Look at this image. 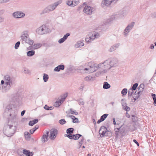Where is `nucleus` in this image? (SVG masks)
Wrapping results in <instances>:
<instances>
[{
    "instance_id": "obj_1",
    "label": "nucleus",
    "mask_w": 156,
    "mask_h": 156,
    "mask_svg": "<svg viewBox=\"0 0 156 156\" xmlns=\"http://www.w3.org/2000/svg\"><path fill=\"white\" fill-rule=\"evenodd\" d=\"M4 79L5 84L2 87V92L5 93L8 92L10 89L11 87L14 84L15 79L13 76L8 75L4 76Z\"/></svg>"
},
{
    "instance_id": "obj_2",
    "label": "nucleus",
    "mask_w": 156,
    "mask_h": 156,
    "mask_svg": "<svg viewBox=\"0 0 156 156\" xmlns=\"http://www.w3.org/2000/svg\"><path fill=\"white\" fill-rule=\"evenodd\" d=\"M106 60L104 62L100 63L97 65L96 64H94L91 62H90L88 63V68H85L84 69L85 71L88 70L89 73L94 72L97 70L98 68L105 66L106 65L104 64L106 62Z\"/></svg>"
},
{
    "instance_id": "obj_3",
    "label": "nucleus",
    "mask_w": 156,
    "mask_h": 156,
    "mask_svg": "<svg viewBox=\"0 0 156 156\" xmlns=\"http://www.w3.org/2000/svg\"><path fill=\"white\" fill-rule=\"evenodd\" d=\"M62 0H59L48 5L43 10L41 13L40 14L42 15L45 13H48L54 11L58 5L62 3Z\"/></svg>"
},
{
    "instance_id": "obj_4",
    "label": "nucleus",
    "mask_w": 156,
    "mask_h": 156,
    "mask_svg": "<svg viewBox=\"0 0 156 156\" xmlns=\"http://www.w3.org/2000/svg\"><path fill=\"white\" fill-rule=\"evenodd\" d=\"M20 37L21 39L20 41L22 40V42H24L25 43H28L30 45H33L34 43V41L30 38L27 31L22 32Z\"/></svg>"
},
{
    "instance_id": "obj_5",
    "label": "nucleus",
    "mask_w": 156,
    "mask_h": 156,
    "mask_svg": "<svg viewBox=\"0 0 156 156\" xmlns=\"http://www.w3.org/2000/svg\"><path fill=\"white\" fill-rule=\"evenodd\" d=\"M12 105H8L5 110V115H9L11 117H15L17 115V112L15 111L14 108L12 107Z\"/></svg>"
},
{
    "instance_id": "obj_6",
    "label": "nucleus",
    "mask_w": 156,
    "mask_h": 156,
    "mask_svg": "<svg viewBox=\"0 0 156 156\" xmlns=\"http://www.w3.org/2000/svg\"><path fill=\"white\" fill-rule=\"evenodd\" d=\"M50 31V30L45 25H42L36 30L37 33L40 35L47 34Z\"/></svg>"
},
{
    "instance_id": "obj_7",
    "label": "nucleus",
    "mask_w": 156,
    "mask_h": 156,
    "mask_svg": "<svg viewBox=\"0 0 156 156\" xmlns=\"http://www.w3.org/2000/svg\"><path fill=\"white\" fill-rule=\"evenodd\" d=\"M119 65V61L118 59L116 58H109V65L110 67L109 68L117 66Z\"/></svg>"
},
{
    "instance_id": "obj_8",
    "label": "nucleus",
    "mask_w": 156,
    "mask_h": 156,
    "mask_svg": "<svg viewBox=\"0 0 156 156\" xmlns=\"http://www.w3.org/2000/svg\"><path fill=\"white\" fill-rule=\"evenodd\" d=\"M134 25L135 22H132L127 25L123 32V35L125 37H126L128 35V33L133 29Z\"/></svg>"
},
{
    "instance_id": "obj_9",
    "label": "nucleus",
    "mask_w": 156,
    "mask_h": 156,
    "mask_svg": "<svg viewBox=\"0 0 156 156\" xmlns=\"http://www.w3.org/2000/svg\"><path fill=\"white\" fill-rule=\"evenodd\" d=\"M99 35L98 33H94L91 36H87L86 39V41L87 42H90L93 41L95 38H98L99 37Z\"/></svg>"
},
{
    "instance_id": "obj_10",
    "label": "nucleus",
    "mask_w": 156,
    "mask_h": 156,
    "mask_svg": "<svg viewBox=\"0 0 156 156\" xmlns=\"http://www.w3.org/2000/svg\"><path fill=\"white\" fill-rule=\"evenodd\" d=\"M25 14L22 11H17L13 12L12 14V16L16 19L23 18L25 16Z\"/></svg>"
},
{
    "instance_id": "obj_11",
    "label": "nucleus",
    "mask_w": 156,
    "mask_h": 156,
    "mask_svg": "<svg viewBox=\"0 0 156 156\" xmlns=\"http://www.w3.org/2000/svg\"><path fill=\"white\" fill-rule=\"evenodd\" d=\"M13 127L12 126H10L9 128L7 129L4 131V134L8 137H10L12 136L14 133L13 130L11 129Z\"/></svg>"
},
{
    "instance_id": "obj_12",
    "label": "nucleus",
    "mask_w": 156,
    "mask_h": 156,
    "mask_svg": "<svg viewBox=\"0 0 156 156\" xmlns=\"http://www.w3.org/2000/svg\"><path fill=\"white\" fill-rule=\"evenodd\" d=\"M65 136H67L70 139H73L74 140H77L80 137L82 136V135L80 134H76L71 135H65Z\"/></svg>"
},
{
    "instance_id": "obj_13",
    "label": "nucleus",
    "mask_w": 156,
    "mask_h": 156,
    "mask_svg": "<svg viewBox=\"0 0 156 156\" xmlns=\"http://www.w3.org/2000/svg\"><path fill=\"white\" fill-rule=\"evenodd\" d=\"M50 138L51 140H54L56 137L58 131L55 129H51L50 130Z\"/></svg>"
},
{
    "instance_id": "obj_14",
    "label": "nucleus",
    "mask_w": 156,
    "mask_h": 156,
    "mask_svg": "<svg viewBox=\"0 0 156 156\" xmlns=\"http://www.w3.org/2000/svg\"><path fill=\"white\" fill-rule=\"evenodd\" d=\"M83 12L86 14L90 15L92 14L93 12L90 6H86L84 8Z\"/></svg>"
},
{
    "instance_id": "obj_15",
    "label": "nucleus",
    "mask_w": 156,
    "mask_h": 156,
    "mask_svg": "<svg viewBox=\"0 0 156 156\" xmlns=\"http://www.w3.org/2000/svg\"><path fill=\"white\" fill-rule=\"evenodd\" d=\"M121 104L122 107V108L124 110L127 112L129 111L130 110V108L127 106V104L126 102L123 99H122L121 101Z\"/></svg>"
},
{
    "instance_id": "obj_16",
    "label": "nucleus",
    "mask_w": 156,
    "mask_h": 156,
    "mask_svg": "<svg viewBox=\"0 0 156 156\" xmlns=\"http://www.w3.org/2000/svg\"><path fill=\"white\" fill-rule=\"evenodd\" d=\"M120 45L119 43H116L113 45L111 46L109 48L108 51L110 52H112L115 51L116 49L118 48Z\"/></svg>"
},
{
    "instance_id": "obj_17",
    "label": "nucleus",
    "mask_w": 156,
    "mask_h": 156,
    "mask_svg": "<svg viewBox=\"0 0 156 156\" xmlns=\"http://www.w3.org/2000/svg\"><path fill=\"white\" fill-rule=\"evenodd\" d=\"M49 133V131H47L45 133L44 132V134L42 136L41 140L43 142H45L48 140V136Z\"/></svg>"
},
{
    "instance_id": "obj_18",
    "label": "nucleus",
    "mask_w": 156,
    "mask_h": 156,
    "mask_svg": "<svg viewBox=\"0 0 156 156\" xmlns=\"http://www.w3.org/2000/svg\"><path fill=\"white\" fill-rule=\"evenodd\" d=\"M70 34L69 33H67L66 34H65L63 37L60 39L58 41V42L59 44H61L63 43L66 40L68 37L69 36Z\"/></svg>"
},
{
    "instance_id": "obj_19",
    "label": "nucleus",
    "mask_w": 156,
    "mask_h": 156,
    "mask_svg": "<svg viewBox=\"0 0 156 156\" xmlns=\"http://www.w3.org/2000/svg\"><path fill=\"white\" fill-rule=\"evenodd\" d=\"M64 69V66L61 64L55 67L54 69V71L55 72H59L61 70H63Z\"/></svg>"
},
{
    "instance_id": "obj_20",
    "label": "nucleus",
    "mask_w": 156,
    "mask_h": 156,
    "mask_svg": "<svg viewBox=\"0 0 156 156\" xmlns=\"http://www.w3.org/2000/svg\"><path fill=\"white\" fill-rule=\"evenodd\" d=\"M142 92L141 91H139L136 93V91L133 96V98L134 99V101H135L139 96L141 94Z\"/></svg>"
},
{
    "instance_id": "obj_21",
    "label": "nucleus",
    "mask_w": 156,
    "mask_h": 156,
    "mask_svg": "<svg viewBox=\"0 0 156 156\" xmlns=\"http://www.w3.org/2000/svg\"><path fill=\"white\" fill-rule=\"evenodd\" d=\"M107 117V114H104L103 115L101 116L100 119L98 120L97 122V123L99 124L101 122L104 121Z\"/></svg>"
},
{
    "instance_id": "obj_22",
    "label": "nucleus",
    "mask_w": 156,
    "mask_h": 156,
    "mask_svg": "<svg viewBox=\"0 0 156 156\" xmlns=\"http://www.w3.org/2000/svg\"><path fill=\"white\" fill-rule=\"evenodd\" d=\"M95 79L94 77H92L90 76H88L86 77L84 79L85 81H93Z\"/></svg>"
},
{
    "instance_id": "obj_23",
    "label": "nucleus",
    "mask_w": 156,
    "mask_h": 156,
    "mask_svg": "<svg viewBox=\"0 0 156 156\" xmlns=\"http://www.w3.org/2000/svg\"><path fill=\"white\" fill-rule=\"evenodd\" d=\"M84 45V44L82 41H79L76 43L75 46V47L76 48H81Z\"/></svg>"
},
{
    "instance_id": "obj_24",
    "label": "nucleus",
    "mask_w": 156,
    "mask_h": 156,
    "mask_svg": "<svg viewBox=\"0 0 156 156\" xmlns=\"http://www.w3.org/2000/svg\"><path fill=\"white\" fill-rule=\"evenodd\" d=\"M42 46V44L40 43L34 44L32 46V49H38L41 47Z\"/></svg>"
},
{
    "instance_id": "obj_25",
    "label": "nucleus",
    "mask_w": 156,
    "mask_h": 156,
    "mask_svg": "<svg viewBox=\"0 0 156 156\" xmlns=\"http://www.w3.org/2000/svg\"><path fill=\"white\" fill-rule=\"evenodd\" d=\"M23 154H25L27 156H30L31 153H33V152H30L29 151L26 149H24L23 151Z\"/></svg>"
},
{
    "instance_id": "obj_26",
    "label": "nucleus",
    "mask_w": 156,
    "mask_h": 156,
    "mask_svg": "<svg viewBox=\"0 0 156 156\" xmlns=\"http://www.w3.org/2000/svg\"><path fill=\"white\" fill-rule=\"evenodd\" d=\"M68 112L69 113H71L73 115H77L78 114V112H76V110H73V109L72 108L69 109Z\"/></svg>"
},
{
    "instance_id": "obj_27",
    "label": "nucleus",
    "mask_w": 156,
    "mask_h": 156,
    "mask_svg": "<svg viewBox=\"0 0 156 156\" xmlns=\"http://www.w3.org/2000/svg\"><path fill=\"white\" fill-rule=\"evenodd\" d=\"M74 129L73 128H70L67 129L66 130V133L68 135H71L73 133Z\"/></svg>"
},
{
    "instance_id": "obj_28",
    "label": "nucleus",
    "mask_w": 156,
    "mask_h": 156,
    "mask_svg": "<svg viewBox=\"0 0 156 156\" xmlns=\"http://www.w3.org/2000/svg\"><path fill=\"white\" fill-rule=\"evenodd\" d=\"M35 51L34 50L28 51L27 53V55L28 56H32L35 54Z\"/></svg>"
},
{
    "instance_id": "obj_29",
    "label": "nucleus",
    "mask_w": 156,
    "mask_h": 156,
    "mask_svg": "<svg viewBox=\"0 0 156 156\" xmlns=\"http://www.w3.org/2000/svg\"><path fill=\"white\" fill-rule=\"evenodd\" d=\"M107 0H103L101 3V6L104 8L105 6H107Z\"/></svg>"
},
{
    "instance_id": "obj_30",
    "label": "nucleus",
    "mask_w": 156,
    "mask_h": 156,
    "mask_svg": "<svg viewBox=\"0 0 156 156\" xmlns=\"http://www.w3.org/2000/svg\"><path fill=\"white\" fill-rule=\"evenodd\" d=\"M151 96L154 101L153 104L155 106H156V95L155 94H152Z\"/></svg>"
},
{
    "instance_id": "obj_31",
    "label": "nucleus",
    "mask_w": 156,
    "mask_h": 156,
    "mask_svg": "<svg viewBox=\"0 0 156 156\" xmlns=\"http://www.w3.org/2000/svg\"><path fill=\"white\" fill-rule=\"evenodd\" d=\"M49 77L48 74L44 73L43 76V79L44 82H46L48 80Z\"/></svg>"
},
{
    "instance_id": "obj_32",
    "label": "nucleus",
    "mask_w": 156,
    "mask_h": 156,
    "mask_svg": "<svg viewBox=\"0 0 156 156\" xmlns=\"http://www.w3.org/2000/svg\"><path fill=\"white\" fill-rule=\"evenodd\" d=\"M144 88V84H141L138 87V90L140 91L143 92Z\"/></svg>"
},
{
    "instance_id": "obj_33",
    "label": "nucleus",
    "mask_w": 156,
    "mask_h": 156,
    "mask_svg": "<svg viewBox=\"0 0 156 156\" xmlns=\"http://www.w3.org/2000/svg\"><path fill=\"white\" fill-rule=\"evenodd\" d=\"M24 136L26 139L30 138L31 136V135L28 132H25L24 133Z\"/></svg>"
},
{
    "instance_id": "obj_34",
    "label": "nucleus",
    "mask_w": 156,
    "mask_h": 156,
    "mask_svg": "<svg viewBox=\"0 0 156 156\" xmlns=\"http://www.w3.org/2000/svg\"><path fill=\"white\" fill-rule=\"evenodd\" d=\"M39 126H36L35 127L32 129L30 130V133L31 134H33L36 131V130L38 128Z\"/></svg>"
},
{
    "instance_id": "obj_35",
    "label": "nucleus",
    "mask_w": 156,
    "mask_h": 156,
    "mask_svg": "<svg viewBox=\"0 0 156 156\" xmlns=\"http://www.w3.org/2000/svg\"><path fill=\"white\" fill-rule=\"evenodd\" d=\"M107 130V129L106 127L104 126H101L99 130V133H100L102 131H105Z\"/></svg>"
},
{
    "instance_id": "obj_36",
    "label": "nucleus",
    "mask_w": 156,
    "mask_h": 156,
    "mask_svg": "<svg viewBox=\"0 0 156 156\" xmlns=\"http://www.w3.org/2000/svg\"><path fill=\"white\" fill-rule=\"evenodd\" d=\"M133 90H134L131 89V88H130L129 90L128 93L129 97H130L132 96L133 93Z\"/></svg>"
},
{
    "instance_id": "obj_37",
    "label": "nucleus",
    "mask_w": 156,
    "mask_h": 156,
    "mask_svg": "<svg viewBox=\"0 0 156 156\" xmlns=\"http://www.w3.org/2000/svg\"><path fill=\"white\" fill-rule=\"evenodd\" d=\"M77 101L79 103V104L80 105H83L84 104V101L83 100V99L82 98H80L79 100H77Z\"/></svg>"
},
{
    "instance_id": "obj_38",
    "label": "nucleus",
    "mask_w": 156,
    "mask_h": 156,
    "mask_svg": "<svg viewBox=\"0 0 156 156\" xmlns=\"http://www.w3.org/2000/svg\"><path fill=\"white\" fill-rule=\"evenodd\" d=\"M68 96V93H66L63 94H62L61 96V98L62 99V100H63V101H65L66 98Z\"/></svg>"
},
{
    "instance_id": "obj_39",
    "label": "nucleus",
    "mask_w": 156,
    "mask_h": 156,
    "mask_svg": "<svg viewBox=\"0 0 156 156\" xmlns=\"http://www.w3.org/2000/svg\"><path fill=\"white\" fill-rule=\"evenodd\" d=\"M120 14L122 16L124 17L127 14L126 11L125 10H123L121 11Z\"/></svg>"
},
{
    "instance_id": "obj_40",
    "label": "nucleus",
    "mask_w": 156,
    "mask_h": 156,
    "mask_svg": "<svg viewBox=\"0 0 156 156\" xmlns=\"http://www.w3.org/2000/svg\"><path fill=\"white\" fill-rule=\"evenodd\" d=\"M58 122L61 125H63L66 123V121L64 119L60 120Z\"/></svg>"
},
{
    "instance_id": "obj_41",
    "label": "nucleus",
    "mask_w": 156,
    "mask_h": 156,
    "mask_svg": "<svg viewBox=\"0 0 156 156\" xmlns=\"http://www.w3.org/2000/svg\"><path fill=\"white\" fill-rule=\"evenodd\" d=\"M127 92V90L126 88H124L121 91V94L122 95H125L126 94Z\"/></svg>"
},
{
    "instance_id": "obj_42",
    "label": "nucleus",
    "mask_w": 156,
    "mask_h": 156,
    "mask_svg": "<svg viewBox=\"0 0 156 156\" xmlns=\"http://www.w3.org/2000/svg\"><path fill=\"white\" fill-rule=\"evenodd\" d=\"M73 6H74L78 5L80 2V0H73Z\"/></svg>"
},
{
    "instance_id": "obj_43",
    "label": "nucleus",
    "mask_w": 156,
    "mask_h": 156,
    "mask_svg": "<svg viewBox=\"0 0 156 156\" xmlns=\"http://www.w3.org/2000/svg\"><path fill=\"white\" fill-rule=\"evenodd\" d=\"M20 44V42L18 41L15 44L14 48L15 49H17L18 48Z\"/></svg>"
},
{
    "instance_id": "obj_44",
    "label": "nucleus",
    "mask_w": 156,
    "mask_h": 156,
    "mask_svg": "<svg viewBox=\"0 0 156 156\" xmlns=\"http://www.w3.org/2000/svg\"><path fill=\"white\" fill-rule=\"evenodd\" d=\"M66 4L69 6H71L73 7V1H68L66 2Z\"/></svg>"
},
{
    "instance_id": "obj_45",
    "label": "nucleus",
    "mask_w": 156,
    "mask_h": 156,
    "mask_svg": "<svg viewBox=\"0 0 156 156\" xmlns=\"http://www.w3.org/2000/svg\"><path fill=\"white\" fill-rule=\"evenodd\" d=\"M138 85V83H137L134 84L133 85L132 87V88L131 89L134 90H135L136 89V87H137Z\"/></svg>"
},
{
    "instance_id": "obj_46",
    "label": "nucleus",
    "mask_w": 156,
    "mask_h": 156,
    "mask_svg": "<svg viewBox=\"0 0 156 156\" xmlns=\"http://www.w3.org/2000/svg\"><path fill=\"white\" fill-rule=\"evenodd\" d=\"M72 119H73L72 122L73 123H77L79 122L78 119L76 118L75 117H73V118H72Z\"/></svg>"
},
{
    "instance_id": "obj_47",
    "label": "nucleus",
    "mask_w": 156,
    "mask_h": 156,
    "mask_svg": "<svg viewBox=\"0 0 156 156\" xmlns=\"http://www.w3.org/2000/svg\"><path fill=\"white\" fill-rule=\"evenodd\" d=\"M107 131V130L105 131H101V132L99 133V134L100 135V136L101 137H103L106 133Z\"/></svg>"
},
{
    "instance_id": "obj_48",
    "label": "nucleus",
    "mask_w": 156,
    "mask_h": 156,
    "mask_svg": "<svg viewBox=\"0 0 156 156\" xmlns=\"http://www.w3.org/2000/svg\"><path fill=\"white\" fill-rule=\"evenodd\" d=\"M23 73L26 74H29L30 73V71L29 69H26L24 70Z\"/></svg>"
},
{
    "instance_id": "obj_49",
    "label": "nucleus",
    "mask_w": 156,
    "mask_h": 156,
    "mask_svg": "<svg viewBox=\"0 0 156 156\" xmlns=\"http://www.w3.org/2000/svg\"><path fill=\"white\" fill-rule=\"evenodd\" d=\"M103 88L104 89H107V82H105L104 83Z\"/></svg>"
},
{
    "instance_id": "obj_50",
    "label": "nucleus",
    "mask_w": 156,
    "mask_h": 156,
    "mask_svg": "<svg viewBox=\"0 0 156 156\" xmlns=\"http://www.w3.org/2000/svg\"><path fill=\"white\" fill-rule=\"evenodd\" d=\"M116 19V17L115 15L112 16L109 19V21H112Z\"/></svg>"
},
{
    "instance_id": "obj_51",
    "label": "nucleus",
    "mask_w": 156,
    "mask_h": 156,
    "mask_svg": "<svg viewBox=\"0 0 156 156\" xmlns=\"http://www.w3.org/2000/svg\"><path fill=\"white\" fill-rule=\"evenodd\" d=\"M9 1L10 0H0V4L6 3Z\"/></svg>"
},
{
    "instance_id": "obj_52",
    "label": "nucleus",
    "mask_w": 156,
    "mask_h": 156,
    "mask_svg": "<svg viewBox=\"0 0 156 156\" xmlns=\"http://www.w3.org/2000/svg\"><path fill=\"white\" fill-rule=\"evenodd\" d=\"M54 106L55 107H59L60 105H61L60 104H59V103L58 102V101H56L54 104Z\"/></svg>"
},
{
    "instance_id": "obj_53",
    "label": "nucleus",
    "mask_w": 156,
    "mask_h": 156,
    "mask_svg": "<svg viewBox=\"0 0 156 156\" xmlns=\"http://www.w3.org/2000/svg\"><path fill=\"white\" fill-rule=\"evenodd\" d=\"M15 99L16 101L18 103H20L21 100V98L20 97H17V98H15Z\"/></svg>"
},
{
    "instance_id": "obj_54",
    "label": "nucleus",
    "mask_w": 156,
    "mask_h": 156,
    "mask_svg": "<svg viewBox=\"0 0 156 156\" xmlns=\"http://www.w3.org/2000/svg\"><path fill=\"white\" fill-rule=\"evenodd\" d=\"M132 116V120L133 121V122H136L137 121V118H135V116L134 115H133Z\"/></svg>"
},
{
    "instance_id": "obj_55",
    "label": "nucleus",
    "mask_w": 156,
    "mask_h": 156,
    "mask_svg": "<svg viewBox=\"0 0 156 156\" xmlns=\"http://www.w3.org/2000/svg\"><path fill=\"white\" fill-rule=\"evenodd\" d=\"M119 0H108V4L110 5L114 1H117Z\"/></svg>"
},
{
    "instance_id": "obj_56",
    "label": "nucleus",
    "mask_w": 156,
    "mask_h": 156,
    "mask_svg": "<svg viewBox=\"0 0 156 156\" xmlns=\"http://www.w3.org/2000/svg\"><path fill=\"white\" fill-rule=\"evenodd\" d=\"M122 126H120L119 127V128H117L116 129H115V132H116V134H117V135H118V133H117L118 132H119V129H120V128Z\"/></svg>"
},
{
    "instance_id": "obj_57",
    "label": "nucleus",
    "mask_w": 156,
    "mask_h": 156,
    "mask_svg": "<svg viewBox=\"0 0 156 156\" xmlns=\"http://www.w3.org/2000/svg\"><path fill=\"white\" fill-rule=\"evenodd\" d=\"M33 122V121H30L29 122V126H32L35 124Z\"/></svg>"
},
{
    "instance_id": "obj_58",
    "label": "nucleus",
    "mask_w": 156,
    "mask_h": 156,
    "mask_svg": "<svg viewBox=\"0 0 156 156\" xmlns=\"http://www.w3.org/2000/svg\"><path fill=\"white\" fill-rule=\"evenodd\" d=\"M5 19L4 17L0 16V23L3 22L4 20Z\"/></svg>"
},
{
    "instance_id": "obj_59",
    "label": "nucleus",
    "mask_w": 156,
    "mask_h": 156,
    "mask_svg": "<svg viewBox=\"0 0 156 156\" xmlns=\"http://www.w3.org/2000/svg\"><path fill=\"white\" fill-rule=\"evenodd\" d=\"M49 107L47 105H45L44 107V108L47 110H49L50 109L49 108Z\"/></svg>"
},
{
    "instance_id": "obj_60",
    "label": "nucleus",
    "mask_w": 156,
    "mask_h": 156,
    "mask_svg": "<svg viewBox=\"0 0 156 156\" xmlns=\"http://www.w3.org/2000/svg\"><path fill=\"white\" fill-rule=\"evenodd\" d=\"M64 101L63 100H62V99L61 98L60 99L58 100V101L59 103V104H60L61 105L63 103Z\"/></svg>"
},
{
    "instance_id": "obj_61",
    "label": "nucleus",
    "mask_w": 156,
    "mask_h": 156,
    "mask_svg": "<svg viewBox=\"0 0 156 156\" xmlns=\"http://www.w3.org/2000/svg\"><path fill=\"white\" fill-rule=\"evenodd\" d=\"M5 12V10L4 9H2L0 10V15L3 14Z\"/></svg>"
},
{
    "instance_id": "obj_62",
    "label": "nucleus",
    "mask_w": 156,
    "mask_h": 156,
    "mask_svg": "<svg viewBox=\"0 0 156 156\" xmlns=\"http://www.w3.org/2000/svg\"><path fill=\"white\" fill-rule=\"evenodd\" d=\"M32 121L34 124L37 123L38 121V120L37 119H35Z\"/></svg>"
},
{
    "instance_id": "obj_63",
    "label": "nucleus",
    "mask_w": 156,
    "mask_h": 156,
    "mask_svg": "<svg viewBox=\"0 0 156 156\" xmlns=\"http://www.w3.org/2000/svg\"><path fill=\"white\" fill-rule=\"evenodd\" d=\"M66 117H67L70 118L71 119L73 118V117H75V116L73 115H66Z\"/></svg>"
},
{
    "instance_id": "obj_64",
    "label": "nucleus",
    "mask_w": 156,
    "mask_h": 156,
    "mask_svg": "<svg viewBox=\"0 0 156 156\" xmlns=\"http://www.w3.org/2000/svg\"><path fill=\"white\" fill-rule=\"evenodd\" d=\"M84 88V86L81 85L79 88V89L80 90H83Z\"/></svg>"
}]
</instances>
